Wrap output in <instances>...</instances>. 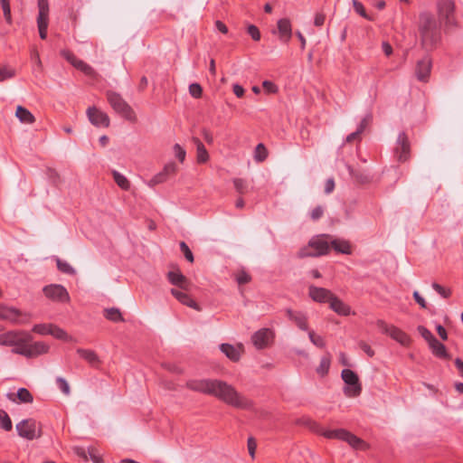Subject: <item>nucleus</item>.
Returning <instances> with one entry per match:
<instances>
[{
	"instance_id": "f257e3e1",
	"label": "nucleus",
	"mask_w": 463,
	"mask_h": 463,
	"mask_svg": "<svg viewBox=\"0 0 463 463\" xmlns=\"http://www.w3.org/2000/svg\"><path fill=\"white\" fill-rule=\"evenodd\" d=\"M418 32L420 43L426 50L434 49L441 39L439 24L435 16L429 11L420 13Z\"/></svg>"
},
{
	"instance_id": "f03ea898",
	"label": "nucleus",
	"mask_w": 463,
	"mask_h": 463,
	"mask_svg": "<svg viewBox=\"0 0 463 463\" xmlns=\"http://www.w3.org/2000/svg\"><path fill=\"white\" fill-rule=\"evenodd\" d=\"M212 396L238 409L248 410L253 406L250 400L241 394L232 384L222 380H215Z\"/></svg>"
},
{
	"instance_id": "7ed1b4c3",
	"label": "nucleus",
	"mask_w": 463,
	"mask_h": 463,
	"mask_svg": "<svg viewBox=\"0 0 463 463\" xmlns=\"http://www.w3.org/2000/svg\"><path fill=\"white\" fill-rule=\"evenodd\" d=\"M307 426H308L313 431L324 436L326 439H336L347 442L354 449H363L365 447V443L363 439L356 437L353 433L349 432L345 429L336 430H324L316 421L308 419L306 420Z\"/></svg>"
},
{
	"instance_id": "20e7f679",
	"label": "nucleus",
	"mask_w": 463,
	"mask_h": 463,
	"mask_svg": "<svg viewBox=\"0 0 463 463\" xmlns=\"http://www.w3.org/2000/svg\"><path fill=\"white\" fill-rule=\"evenodd\" d=\"M329 235H321L312 238L307 246L303 247L298 252V258L319 257L329 252L330 242L327 241Z\"/></svg>"
},
{
	"instance_id": "39448f33",
	"label": "nucleus",
	"mask_w": 463,
	"mask_h": 463,
	"mask_svg": "<svg viewBox=\"0 0 463 463\" xmlns=\"http://www.w3.org/2000/svg\"><path fill=\"white\" fill-rule=\"evenodd\" d=\"M106 96L108 102L116 113L119 114L128 121L136 122L137 116L134 110L120 94L112 90H109L107 91Z\"/></svg>"
},
{
	"instance_id": "423d86ee",
	"label": "nucleus",
	"mask_w": 463,
	"mask_h": 463,
	"mask_svg": "<svg viewBox=\"0 0 463 463\" xmlns=\"http://www.w3.org/2000/svg\"><path fill=\"white\" fill-rule=\"evenodd\" d=\"M376 326L382 334L389 335L392 339L398 342L403 346H408L411 344V337L408 334L394 325L387 324L383 319L376 321Z\"/></svg>"
},
{
	"instance_id": "0eeeda50",
	"label": "nucleus",
	"mask_w": 463,
	"mask_h": 463,
	"mask_svg": "<svg viewBox=\"0 0 463 463\" xmlns=\"http://www.w3.org/2000/svg\"><path fill=\"white\" fill-rule=\"evenodd\" d=\"M341 377L347 385L344 392L347 397L359 396L362 392V384L359 382L358 375L351 369H344L341 372Z\"/></svg>"
},
{
	"instance_id": "6e6552de",
	"label": "nucleus",
	"mask_w": 463,
	"mask_h": 463,
	"mask_svg": "<svg viewBox=\"0 0 463 463\" xmlns=\"http://www.w3.org/2000/svg\"><path fill=\"white\" fill-rule=\"evenodd\" d=\"M455 3L452 0H438L437 13L440 22L446 26H455L457 24L455 18Z\"/></svg>"
},
{
	"instance_id": "1a4fd4ad",
	"label": "nucleus",
	"mask_w": 463,
	"mask_h": 463,
	"mask_svg": "<svg viewBox=\"0 0 463 463\" xmlns=\"http://www.w3.org/2000/svg\"><path fill=\"white\" fill-rule=\"evenodd\" d=\"M31 331L40 335H50L56 339L66 342L72 340V337L70 336L66 331L53 324H37L33 326Z\"/></svg>"
},
{
	"instance_id": "9d476101",
	"label": "nucleus",
	"mask_w": 463,
	"mask_h": 463,
	"mask_svg": "<svg viewBox=\"0 0 463 463\" xmlns=\"http://www.w3.org/2000/svg\"><path fill=\"white\" fill-rule=\"evenodd\" d=\"M38 16L37 26L42 39L47 37V28L49 25L50 7L48 0H37Z\"/></svg>"
},
{
	"instance_id": "9b49d317",
	"label": "nucleus",
	"mask_w": 463,
	"mask_h": 463,
	"mask_svg": "<svg viewBox=\"0 0 463 463\" xmlns=\"http://www.w3.org/2000/svg\"><path fill=\"white\" fill-rule=\"evenodd\" d=\"M45 297L52 301L67 303L70 301V295L67 289L60 284H51L43 288Z\"/></svg>"
},
{
	"instance_id": "f8f14e48",
	"label": "nucleus",
	"mask_w": 463,
	"mask_h": 463,
	"mask_svg": "<svg viewBox=\"0 0 463 463\" xmlns=\"http://www.w3.org/2000/svg\"><path fill=\"white\" fill-rule=\"evenodd\" d=\"M394 156L401 163L406 162L411 156V144L404 132H401L397 137Z\"/></svg>"
},
{
	"instance_id": "ddd939ff",
	"label": "nucleus",
	"mask_w": 463,
	"mask_h": 463,
	"mask_svg": "<svg viewBox=\"0 0 463 463\" xmlns=\"http://www.w3.org/2000/svg\"><path fill=\"white\" fill-rule=\"evenodd\" d=\"M274 339V332L269 328H261L256 331L251 336L253 345L259 349H264L270 345Z\"/></svg>"
},
{
	"instance_id": "4468645a",
	"label": "nucleus",
	"mask_w": 463,
	"mask_h": 463,
	"mask_svg": "<svg viewBox=\"0 0 463 463\" xmlns=\"http://www.w3.org/2000/svg\"><path fill=\"white\" fill-rule=\"evenodd\" d=\"M166 277L169 282L184 291L191 289L190 280L181 272L177 266H174V269L167 272Z\"/></svg>"
},
{
	"instance_id": "2eb2a0df",
	"label": "nucleus",
	"mask_w": 463,
	"mask_h": 463,
	"mask_svg": "<svg viewBox=\"0 0 463 463\" xmlns=\"http://www.w3.org/2000/svg\"><path fill=\"white\" fill-rule=\"evenodd\" d=\"M216 379H193L186 382V387L192 391L212 395Z\"/></svg>"
},
{
	"instance_id": "dca6fc26",
	"label": "nucleus",
	"mask_w": 463,
	"mask_h": 463,
	"mask_svg": "<svg viewBox=\"0 0 463 463\" xmlns=\"http://www.w3.org/2000/svg\"><path fill=\"white\" fill-rule=\"evenodd\" d=\"M432 68V61L429 55L419 60L415 67V75L418 80L428 82Z\"/></svg>"
},
{
	"instance_id": "f3484780",
	"label": "nucleus",
	"mask_w": 463,
	"mask_h": 463,
	"mask_svg": "<svg viewBox=\"0 0 463 463\" xmlns=\"http://www.w3.org/2000/svg\"><path fill=\"white\" fill-rule=\"evenodd\" d=\"M89 120L96 127L108 128L110 120L107 113L98 109L96 107H90L87 109Z\"/></svg>"
},
{
	"instance_id": "a211bd4d",
	"label": "nucleus",
	"mask_w": 463,
	"mask_h": 463,
	"mask_svg": "<svg viewBox=\"0 0 463 463\" xmlns=\"http://www.w3.org/2000/svg\"><path fill=\"white\" fill-rule=\"evenodd\" d=\"M0 319L12 323H23L25 321V317L15 307L0 303Z\"/></svg>"
},
{
	"instance_id": "6ab92c4d",
	"label": "nucleus",
	"mask_w": 463,
	"mask_h": 463,
	"mask_svg": "<svg viewBox=\"0 0 463 463\" xmlns=\"http://www.w3.org/2000/svg\"><path fill=\"white\" fill-rule=\"evenodd\" d=\"M333 293L325 288H319L316 286H309L308 288V296L315 302L318 303H326L330 301L333 297Z\"/></svg>"
},
{
	"instance_id": "aec40b11",
	"label": "nucleus",
	"mask_w": 463,
	"mask_h": 463,
	"mask_svg": "<svg viewBox=\"0 0 463 463\" xmlns=\"http://www.w3.org/2000/svg\"><path fill=\"white\" fill-rule=\"evenodd\" d=\"M61 54L68 61L71 62V65L84 72L86 75H91L93 73V69L89 64L81 60H79L70 52L63 51Z\"/></svg>"
},
{
	"instance_id": "412c9836",
	"label": "nucleus",
	"mask_w": 463,
	"mask_h": 463,
	"mask_svg": "<svg viewBox=\"0 0 463 463\" xmlns=\"http://www.w3.org/2000/svg\"><path fill=\"white\" fill-rule=\"evenodd\" d=\"M170 292L183 305L197 311L201 310L199 305L186 292H183L178 288H172Z\"/></svg>"
},
{
	"instance_id": "4be33fe9",
	"label": "nucleus",
	"mask_w": 463,
	"mask_h": 463,
	"mask_svg": "<svg viewBox=\"0 0 463 463\" xmlns=\"http://www.w3.org/2000/svg\"><path fill=\"white\" fill-rule=\"evenodd\" d=\"M286 313L288 319L293 321L299 329L307 330V319L305 314L299 311H293L290 308H288Z\"/></svg>"
},
{
	"instance_id": "5701e85b",
	"label": "nucleus",
	"mask_w": 463,
	"mask_h": 463,
	"mask_svg": "<svg viewBox=\"0 0 463 463\" xmlns=\"http://www.w3.org/2000/svg\"><path fill=\"white\" fill-rule=\"evenodd\" d=\"M329 304L330 308L340 316H349L351 314L350 307L335 295H333Z\"/></svg>"
},
{
	"instance_id": "b1692460",
	"label": "nucleus",
	"mask_w": 463,
	"mask_h": 463,
	"mask_svg": "<svg viewBox=\"0 0 463 463\" xmlns=\"http://www.w3.org/2000/svg\"><path fill=\"white\" fill-rule=\"evenodd\" d=\"M221 351L232 362H238L241 354V346H234L230 344H222Z\"/></svg>"
},
{
	"instance_id": "393cba45",
	"label": "nucleus",
	"mask_w": 463,
	"mask_h": 463,
	"mask_svg": "<svg viewBox=\"0 0 463 463\" xmlns=\"http://www.w3.org/2000/svg\"><path fill=\"white\" fill-rule=\"evenodd\" d=\"M278 30L280 39L283 42L288 43L290 40L292 34L290 21L287 18L279 20Z\"/></svg>"
},
{
	"instance_id": "a878e982",
	"label": "nucleus",
	"mask_w": 463,
	"mask_h": 463,
	"mask_svg": "<svg viewBox=\"0 0 463 463\" xmlns=\"http://www.w3.org/2000/svg\"><path fill=\"white\" fill-rule=\"evenodd\" d=\"M193 143L196 146V161L198 164H204L209 161V154L204 146V145L202 143V141L196 137H192Z\"/></svg>"
},
{
	"instance_id": "bb28decb",
	"label": "nucleus",
	"mask_w": 463,
	"mask_h": 463,
	"mask_svg": "<svg viewBox=\"0 0 463 463\" xmlns=\"http://www.w3.org/2000/svg\"><path fill=\"white\" fill-rule=\"evenodd\" d=\"M8 400L14 402H28L29 390L26 388H19L15 392H10L6 394Z\"/></svg>"
},
{
	"instance_id": "cd10ccee",
	"label": "nucleus",
	"mask_w": 463,
	"mask_h": 463,
	"mask_svg": "<svg viewBox=\"0 0 463 463\" xmlns=\"http://www.w3.org/2000/svg\"><path fill=\"white\" fill-rule=\"evenodd\" d=\"M50 346L47 343L43 341L31 340V358L39 356L49 352Z\"/></svg>"
},
{
	"instance_id": "c85d7f7f",
	"label": "nucleus",
	"mask_w": 463,
	"mask_h": 463,
	"mask_svg": "<svg viewBox=\"0 0 463 463\" xmlns=\"http://www.w3.org/2000/svg\"><path fill=\"white\" fill-rule=\"evenodd\" d=\"M330 246L338 253L343 254H350L351 253V246L347 241L345 240H332L330 241Z\"/></svg>"
},
{
	"instance_id": "c756f323",
	"label": "nucleus",
	"mask_w": 463,
	"mask_h": 463,
	"mask_svg": "<svg viewBox=\"0 0 463 463\" xmlns=\"http://www.w3.org/2000/svg\"><path fill=\"white\" fill-rule=\"evenodd\" d=\"M348 172L350 175L354 179L358 184H367L371 181V177L368 174L364 171L355 170L351 165H347Z\"/></svg>"
},
{
	"instance_id": "7c9ffc66",
	"label": "nucleus",
	"mask_w": 463,
	"mask_h": 463,
	"mask_svg": "<svg viewBox=\"0 0 463 463\" xmlns=\"http://www.w3.org/2000/svg\"><path fill=\"white\" fill-rule=\"evenodd\" d=\"M77 353L82 359L87 361L90 365H95L99 363V357L97 354L92 350L80 348L77 350Z\"/></svg>"
},
{
	"instance_id": "2f4dec72",
	"label": "nucleus",
	"mask_w": 463,
	"mask_h": 463,
	"mask_svg": "<svg viewBox=\"0 0 463 463\" xmlns=\"http://www.w3.org/2000/svg\"><path fill=\"white\" fill-rule=\"evenodd\" d=\"M433 354L439 358H445L447 356V351L445 345L435 338L430 344H429Z\"/></svg>"
},
{
	"instance_id": "473e14b6",
	"label": "nucleus",
	"mask_w": 463,
	"mask_h": 463,
	"mask_svg": "<svg viewBox=\"0 0 463 463\" xmlns=\"http://www.w3.org/2000/svg\"><path fill=\"white\" fill-rule=\"evenodd\" d=\"M104 317L112 322H121L124 321L122 314L120 310L117 307L106 308L104 310Z\"/></svg>"
},
{
	"instance_id": "72a5a7b5",
	"label": "nucleus",
	"mask_w": 463,
	"mask_h": 463,
	"mask_svg": "<svg viewBox=\"0 0 463 463\" xmlns=\"http://www.w3.org/2000/svg\"><path fill=\"white\" fill-rule=\"evenodd\" d=\"M18 335L14 332L0 335L1 345H14L19 342Z\"/></svg>"
},
{
	"instance_id": "f704fd0d",
	"label": "nucleus",
	"mask_w": 463,
	"mask_h": 463,
	"mask_svg": "<svg viewBox=\"0 0 463 463\" xmlns=\"http://www.w3.org/2000/svg\"><path fill=\"white\" fill-rule=\"evenodd\" d=\"M331 364V358L330 355H325L321 358L319 365L317 367V373L320 376H325L328 373L329 368Z\"/></svg>"
},
{
	"instance_id": "c9c22d12",
	"label": "nucleus",
	"mask_w": 463,
	"mask_h": 463,
	"mask_svg": "<svg viewBox=\"0 0 463 463\" xmlns=\"http://www.w3.org/2000/svg\"><path fill=\"white\" fill-rule=\"evenodd\" d=\"M113 177L116 184L124 191H128L130 188V182L128 179L118 171H113Z\"/></svg>"
},
{
	"instance_id": "e433bc0d",
	"label": "nucleus",
	"mask_w": 463,
	"mask_h": 463,
	"mask_svg": "<svg viewBox=\"0 0 463 463\" xmlns=\"http://www.w3.org/2000/svg\"><path fill=\"white\" fill-rule=\"evenodd\" d=\"M267 157H268V150H267L266 146L262 143L258 144L257 146L255 147V151H254L255 161L256 162H263L264 160H266Z\"/></svg>"
},
{
	"instance_id": "4c0bfd02",
	"label": "nucleus",
	"mask_w": 463,
	"mask_h": 463,
	"mask_svg": "<svg viewBox=\"0 0 463 463\" xmlns=\"http://www.w3.org/2000/svg\"><path fill=\"white\" fill-rule=\"evenodd\" d=\"M0 428L6 431L11 430L13 428L12 420L4 410H0Z\"/></svg>"
},
{
	"instance_id": "58836bf2",
	"label": "nucleus",
	"mask_w": 463,
	"mask_h": 463,
	"mask_svg": "<svg viewBox=\"0 0 463 463\" xmlns=\"http://www.w3.org/2000/svg\"><path fill=\"white\" fill-rule=\"evenodd\" d=\"M57 268L58 269L65 274L75 275V269L67 261L61 260L60 259L57 260Z\"/></svg>"
},
{
	"instance_id": "ea45409f",
	"label": "nucleus",
	"mask_w": 463,
	"mask_h": 463,
	"mask_svg": "<svg viewBox=\"0 0 463 463\" xmlns=\"http://www.w3.org/2000/svg\"><path fill=\"white\" fill-rule=\"evenodd\" d=\"M16 430L19 436L29 439V421L24 419L16 424Z\"/></svg>"
},
{
	"instance_id": "a19ab883",
	"label": "nucleus",
	"mask_w": 463,
	"mask_h": 463,
	"mask_svg": "<svg viewBox=\"0 0 463 463\" xmlns=\"http://www.w3.org/2000/svg\"><path fill=\"white\" fill-rule=\"evenodd\" d=\"M15 117L23 123L29 122V110L21 105H18L15 111Z\"/></svg>"
},
{
	"instance_id": "79ce46f5",
	"label": "nucleus",
	"mask_w": 463,
	"mask_h": 463,
	"mask_svg": "<svg viewBox=\"0 0 463 463\" xmlns=\"http://www.w3.org/2000/svg\"><path fill=\"white\" fill-rule=\"evenodd\" d=\"M168 177L163 173V171H160L148 181L147 184L150 187H154L159 184L165 183Z\"/></svg>"
},
{
	"instance_id": "37998d69",
	"label": "nucleus",
	"mask_w": 463,
	"mask_h": 463,
	"mask_svg": "<svg viewBox=\"0 0 463 463\" xmlns=\"http://www.w3.org/2000/svg\"><path fill=\"white\" fill-rule=\"evenodd\" d=\"M88 456L93 463H103L102 456L99 453L98 449L94 447L88 448Z\"/></svg>"
},
{
	"instance_id": "c03bdc74",
	"label": "nucleus",
	"mask_w": 463,
	"mask_h": 463,
	"mask_svg": "<svg viewBox=\"0 0 463 463\" xmlns=\"http://www.w3.org/2000/svg\"><path fill=\"white\" fill-rule=\"evenodd\" d=\"M308 337H309V340L311 341V343L313 345H315L316 346L320 347V348L325 347L326 343H325L324 338L320 335H316L314 331L308 332Z\"/></svg>"
},
{
	"instance_id": "a18cd8bd",
	"label": "nucleus",
	"mask_w": 463,
	"mask_h": 463,
	"mask_svg": "<svg viewBox=\"0 0 463 463\" xmlns=\"http://www.w3.org/2000/svg\"><path fill=\"white\" fill-rule=\"evenodd\" d=\"M417 329L420 335L428 342V344H430L436 338L433 334L423 326H419Z\"/></svg>"
},
{
	"instance_id": "49530a36",
	"label": "nucleus",
	"mask_w": 463,
	"mask_h": 463,
	"mask_svg": "<svg viewBox=\"0 0 463 463\" xmlns=\"http://www.w3.org/2000/svg\"><path fill=\"white\" fill-rule=\"evenodd\" d=\"M432 288L444 298H448L451 296V290L449 288H445L439 283H432Z\"/></svg>"
},
{
	"instance_id": "de8ad7c7",
	"label": "nucleus",
	"mask_w": 463,
	"mask_h": 463,
	"mask_svg": "<svg viewBox=\"0 0 463 463\" xmlns=\"http://www.w3.org/2000/svg\"><path fill=\"white\" fill-rule=\"evenodd\" d=\"M189 93L192 97L199 99L203 94V88L199 83H192L189 86Z\"/></svg>"
},
{
	"instance_id": "09e8293b",
	"label": "nucleus",
	"mask_w": 463,
	"mask_h": 463,
	"mask_svg": "<svg viewBox=\"0 0 463 463\" xmlns=\"http://www.w3.org/2000/svg\"><path fill=\"white\" fill-rule=\"evenodd\" d=\"M353 6L354 11L360 14L362 17L370 20V17L367 15L366 11L363 4L357 0H353Z\"/></svg>"
},
{
	"instance_id": "8fccbe9b",
	"label": "nucleus",
	"mask_w": 463,
	"mask_h": 463,
	"mask_svg": "<svg viewBox=\"0 0 463 463\" xmlns=\"http://www.w3.org/2000/svg\"><path fill=\"white\" fill-rule=\"evenodd\" d=\"M180 250L189 262H194V254L184 241L180 242Z\"/></svg>"
},
{
	"instance_id": "3c124183",
	"label": "nucleus",
	"mask_w": 463,
	"mask_h": 463,
	"mask_svg": "<svg viewBox=\"0 0 463 463\" xmlns=\"http://www.w3.org/2000/svg\"><path fill=\"white\" fill-rule=\"evenodd\" d=\"M173 149H174V153H175V157L181 163H183L184 161L185 156H186L185 150L179 144H175L174 146Z\"/></svg>"
},
{
	"instance_id": "603ef678",
	"label": "nucleus",
	"mask_w": 463,
	"mask_h": 463,
	"mask_svg": "<svg viewBox=\"0 0 463 463\" xmlns=\"http://www.w3.org/2000/svg\"><path fill=\"white\" fill-rule=\"evenodd\" d=\"M233 184H234L236 191L239 194H242L245 193L246 187H247L245 180H243L241 178H235V179H233Z\"/></svg>"
},
{
	"instance_id": "864d4df0",
	"label": "nucleus",
	"mask_w": 463,
	"mask_h": 463,
	"mask_svg": "<svg viewBox=\"0 0 463 463\" xmlns=\"http://www.w3.org/2000/svg\"><path fill=\"white\" fill-rule=\"evenodd\" d=\"M162 171L167 177H169L177 172V165L174 162L167 163Z\"/></svg>"
},
{
	"instance_id": "5fc2aeb1",
	"label": "nucleus",
	"mask_w": 463,
	"mask_h": 463,
	"mask_svg": "<svg viewBox=\"0 0 463 463\" xmlns=\"http://www.w3.org/2000/svg\"><path fill=\"white\" fill-rule=\"evenodd\" d=\"M56 383H57V385L58 387L61 389V391L66 394V395H69L70 394V386H69V383H67V381L62 378V377H58L56 379Z\"/></svg>"
},
{
	"instance_id": "6e6d98bb",
	"label": "nucleus",
	"mask_w": 463,
	"mask_h": 463,
	"mask_svg": "<svg viewBox=\"0 0 463 463\" xmlns=\"http://www.w3.org/2000/svg\"><path fill=\"white\" fill-rule=\"evenodd\" d=\"M372 115L371 114H367L360 122L358 128H357V131L362 134L364 129L367 128V126L370 124V122L372 121Z\"/></svg>"
},
{
	"instance_id": "4d7b16f0",
	"label": "nucleus",
	"mask_w": 463,
	"mask_h": 463,
	"mask_svg": "<svg viewBox=\"0 0 463 463\" xmlns=\"http://www.w3.org/2000/svg\"><path fill=\"white\" fill-rule=\"evenodd\" d=\"M249 454L252 458L255 457V452L257 449V442L253 437H250L247 441Z\"/></svg>"
},
{
	"instance_id": "13d9d810",
	"label": "nucleus",
	"mask_w": 463,
	"mask_h": 463,
	"mask_svg": "<svg viewBox=\"0 0 463 463\" xmlns=\"http://www.w3.org/2000/svg\"><path fill=\"white\" fill-rule=\"evenodd\" d=\"M324 214V209L321 205H317V207H315L311 213H310V217L313 221H317L318 219H320Z\"/></svg>"
},
{
	"instance_id": "bf43d9fd",
	"label": "nucleus",
	"mask_w": 463,
	"mask_h": 463,
	"mask_svg": "<svg viewBox=\"0 0 463 463\" xmlns=\"http://www.w3.org/2000/svg\"><path fill=\"white\" fill-rule=\"evenodd\" d=\"M248 33L250 35V37L254 40V41H260V30L258 29L257 26L253 25V24H250L249 27H248Z\"/></svg>"
},
{
	"instance_id": "052dcab7",
	"label": "nucleus",
	"mask_w": 463,
	"mask_h": 463,
	"mask_svg": "<svg viewBox=\"0 0 463 463\" xmlns=\"http://www.w3.org/2000/svg\"><path fill=\"white\" fill-rule=\"evenodd\" d=\"M250 279V276L245 271H241L236 277V280L240 285L249 283Z\"/></svg>"
},
{
	"instance_id": "680f3d73",
	"label": "nucleus",
	"mask_w": 463,
	"mask_h": 463,
	"mask_svg": "<svg viewBox=\"0 0 463 463\" xmlns=\"http://www.w3.org/2000/svg\"><path fill=\"white\" fill-rule=\"evenodd\" d=\"M262 87L267 93H276L278 91V87L269 80H264L262 82Z\"/></svg>"
},
{
	"instance_id": "e2e57ef3",
	"label": "nucleus",
	"mask_w": 463,
	"mask_h": 463,
	"mask_svg": "<svg viewBox=\"0 0 463 463\" xmlns=\"http://www.w3.org/2000/svg\"><path fill=\"white\" fill-rule=\"evenodd\" d=\"M73 452L78 457L81 458L84 461H88L89 460L88 449H85L82 447H74L73 448Z\"/></svg>"
},
{
	"instance_id": "0e129e2a",
	"label": "nucleus",
	"mask_w": 463,
	"mask_h": 463,
	"mask_svg": "<svg viewBox=\"0 0 463 463\" xmlns=\"http://www.w3.org/2000/svg\"><path fill=\"white\" fill-rule=\"evenodd\" d=\"M359 347L369 356V357H373L374 356V351L373 350V348L367 344L365 343L364 341H360L359 342Z\"/></svg>"
},
{
	"instance_id": "69168bd1",
	"label": "nucleus",
	"mask_w": 463,
	"mask_h": 463,
	"mask_svg": "<svg viewBox=\"0 0 463 463\" xmlns=\"http://www.w3.org/2000/svg\"><path fill=\"white\" fill-rule=\"evenodd\" d=\"M4 15L7 22L11 21V10L7 0H1Z\"/></svg>"
},
{
	"instance_id": "338daca9",
	"label": "nucleus",
	"mask_w": 463,
	"mask_h": 463,
	"mask_svg": "<svg viewBox=\"0 0 463 463\" xmlns=\"http://www.w3.org/2000/svg\"><path fill=\"white\" fill-rule=\"evenodd\" d=\"M42 434L40 425H37L35 422H31V439L35 438H39Z\"/></svg>"
},
{
	"instance_id": "774afa93",
	"label": "nucleus",
	"mask_w": 463,
	"mask_h": 463,
	"mask_svg": "<svg viewBox=\"0 0 463 463\" xmlns=\"http://www.w3.org/2000/svg\"><path fill=\"white\" fill-rule=\"evenodd\" d=\"M334 189H335V180H334V178H328L325 184V193L326 194H329L334 191Z\"/></svg>"
}]
</instances>
